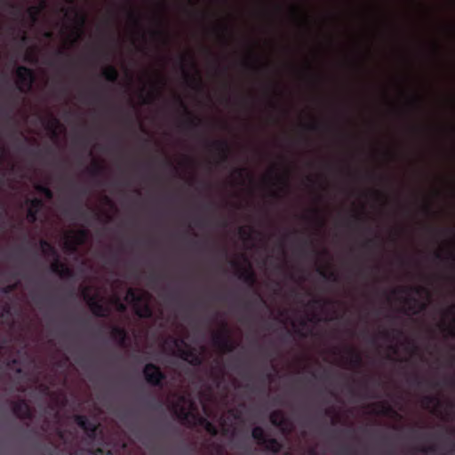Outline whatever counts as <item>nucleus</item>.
<instances>
[{"label":"nucleus","mask_w":455,"mask_h":455,"mask_svg":"<svg viewBox=\"0 0 455 455\" xmlns=\"http://www.w3.org/2000/svg\"><path fill=\"white\" fill-rule=\"evenodd\" d=\"M212 344L223 352H233L235 344L230 337L229 329L226 322L222 323L221 331L214 332L212 337Z\"/></svg>","instance_id":"f257e3e1"},{"label":"nucleus","mask_w":455,"mask_h":455,"mask_svg":"<svg viewBox=\"0 0 455 455\" xmlns=\"http://www.w3.org/2000/svg\"><path fill=\"white\" fill-rule=\"evenodd\" d=\"M17 76L16 86L20 92L27 93L32 89L36 81L34 71L25 66H19L15 71Z\"/></svg>","instance_id":"f03ea898"},{"label":"nucleus","mask_w":455,"mask_h":455,"mask_svg":"<svg viewBox=\"0 0 455 455\" xmlns=\"http://www.w3.org/2000/svg\"><path fill=\"white\" fill-rule=\"evenodd\" d=\"M143 376L148 385L159 388L164 387L166 375L156 364L153 363H147L143 368Z\"/></svg>","instance_id":"7ed1b4c3"},{"label":"nucleus","mask_w":455,"mask_h":455,"mask_svg":"<svg viewBox=\"0 0 455 455\" xmlns=\"http://www.w3.org/2000/svg\"><path fill=\"white\" fill-rule=\"evenodd\" d=\"M175 100L179 107L183 110V113L187 117L184 123V125L187 129L194 131L204 124V121L201 118L195 116L191 111L188 110V106L180 96H177Z\"/></svg>","instance_id":"20e7f679"},{"label":"nucleus","mask_w":455,"mask_h":455,"mask_svg":"<svg viewBox=\"0 0 455 455\" xmlns=\"http://www.w3.org/2000/svg\"><path fill=\"white\" fill-rule=\"evenodd\" d=\"M74 420L76 425L81 427L91 440H94L97 435V431L99 428V425L90 420L84 415H75Z\"/></svg>","instance_id":"39448f33"},{"label":"nucleus","mask_w":455,"mask_h":455,"mask_svg":"<svg viewBox=\"0 0 455 455\" xmlns=\"http://www.w3.org/2000/svg\"><path fill=\"white\" fill-rule=\"evenodd\" d=\"M84 298L88 304L92 313L97 317H108L110 310L108 307L104 306L96 296H91L88 293L84 294Z\"/></svg>","instance_id":"423d86ee"},{"label":"nucleus","mask_w":455,"mask_h":455,"mask_svg":"<svg viewBox=\"0 0 455 455\" xmlns=\"http://www.w3.org/2000/svg\"><path fill=\"white\" fill-rule=\"evenodd\" d=\"M12 413L21 419H31L33 411L29 404L24 399L12 402Z\"/></svg>","instance_id":"0eeeda50"},{"label":"nucleus","mask_w":455,"mask_h":455,"mask_svg":"<svg viewBox=\"0 0 455 455\" xmlns=\"http://www.w3.org/2000/svg\"><path fill=\"white\" fill-rule=\"evenodd\" d=\"M269 420L271 424L281 428L283 434L289 435L291 432V426L284 417L282 411H274L270 413Z\"/></svg>","instance_id":"6e6552de"},{"label":"nucleus","mask_w":455,"mask_h":455,"mask_svg":"<svg viewBox=\"0 0 455 455\" xmlns=\"http://www.w3.org/2000/svg\"><path fill=\"white\" fill-rule=\"evenodd\" d=\"M231 265L237 269V276L240 280L250 286H253L256 283V275L251 266L243 267L237 261H232Z\"/></svg>","instance_id":"1a4fd4ad"},{"label":"nucleus","mask_w":455,"mask_h":455,"mask_svg":"<svg viewBox=\"0 0 455 455\" xmlns=\"http://www.w3.org/2000/svg\"><path fill=\"white\" fill-rule=\"evenodd\" d=\"M28 209L27 211V219L29 223H35L38 220V214L44 206V201L40 198H32L27 201Z\"/></svg>","instance_id":"9d476101"},{"label":"nucleus","mask_w":455,"mask_h":455,"mask_svg":"<svg viewBox=\"0 0 455 455\" xmlns=\"http://www.w3.org/2000/svg\"><path fill=\"white\" fill-rule=\"evenodd\" d=\"M173 411L176 417L184 424L190 423L191 419L196 421L198 415L190 411L185 405L180 402L173 405Z\"/></svg>","instance_id":"9b49d317"},{"label":"nucleus","mask_w":455,"mask_h":455,"mask_svg":"<svg viewBox=\"0 0 455 455\" xmlns=\"http://www.w3.org/2000/svg\"><path fill=\"white\" fill-rule=\"evenodd\" d=\"M209 148L217 151L221 162H228L230 153V146L226 140H216L208 144Z\"/></svg>","instance_id":"f8f14e48"},{"label":"nucleus","mask_w":455,"mask_h":455,"mask_svg":"<svg viewBox=\"0 0 455 455\" xmlns=\"http://www.w3.org/2000/svg\"><path fill=\"white\" fill-rule=\"evenodd\" d=\"M180 358L188 362L190 365L199 367L203 364V357L194 349L180 350Z\"/></svg>","instance_id":"ddd939ff"},{"label":"nucleus","mask_w":455,"mask_h":455,"mask_svg":"<svg viewBox=\"0 0 455 455\" xmlns=\"http://www.w3.org/2000/svg\"><path fill=\"white\" fill-rule=\"evenodd\" d=\"M111 338L116 340L118 345L124 346L129 336L127 331L119 326H113L111 329Z\"/></svg>","instance_id":"4468645a"},{"label":"nucleus","mask_w":455,"mask_h":455,"mask_svg":"<svg viewBox=\"0 0 455 455\" xmlns=\"http://www.w3.org/2000/svg\"><path fill=\"white\" fill-rule=\"evenodd\" d=\"M265 451L272 453H279L283 450V443L276 438H267L265 443L261 445Z\"/></svg>","instance_id":"2eb2a0df"},{"label":"nucleus","mask_w":455,"mask_h":455,"mask_svg":"<svg viewBox=\"0 0 455 455\" xmlns=\"http://www.w3.org/2000/svg\"><path fill=\"white\" fill-rule=\"evenodd\" d=\"M347 352L349 355V364L354 368H360L363 365L362 355L353 347H348Z\"/></svg>","instance_id":"dca6fc26"},{"label":"nucleus","mask_w":455,"mask_h":455,"mask_svg":"<svg viewBox=\"0 0 455 455\" xmlns=\"http://www.w3.org/2000/svg\"><path fill=\"white\" fill-rule=\"evenodd\" d=\"M403 301L405 304H409V310L411 311L412 314H417L419 311H422L427 308L426 303H421L415 298H405Z\"/></svg>","instance_id":"f3484780"},{"label":"nucleus","mask_w":455,"mask_h":455,"mask_svg":"<svg viewBox=\"0 0 455 455\" xmlns=\"http://www.w3.org/2000/svg\"><path fill=\"white\" fill-rule=\"evenodd\" d=\"M134 311L140 318H151L153 315L152 308L148 303L135 305Z\"/></svg>","instance_id":"a211bd4d"},{"label":"nucleus","mask_w":455,"mask_h":455,"mask_svg":"<svg viewBox=\"0 0 455 455\" xmlns=\"http://www.w3.org/2000/svg\"><path fill=\"white\" fill-rule=\"evenodd\" d=\"M196 423L204 427L206 432L212 436H216L219 433L217 427L204 417L198 416Z\"/></svg>","instance_id":"6ab92c4d"},{"label":"nucleus","mask_w":455,"mask_h":455,"mask_svg":"<svg viewBox=\"0 0 455 455\" xmlns=\"http://www.w3.org/2000/svg\"><path fill=\"white\" fill-rule=\"evenodd\" d=\"M103 77L110 82L116 83L119 77V73L116 67L109 65L102 71Z\"/></svg>","instance_id":"aec40b11"},{"label":"nucleus","mask_w":455,"mask_h":455,"mask_svg":"<svg viewBox=\"0 0 455 455\" xmlns=\"http://www.w3.org/2000/svg\"><path fill=\"white\" fill-rule=\"evenodd\" d=\"M435 259L440 261H448L450 268L455 271V253L453 251H449L445 257L442 254V252L435 251Z\"/></svg>","instance_id":"412c9836"},{"label":"nucleus","mask_w":455,"mask_h":455,"mask_svg":"<svg viewBox=\"0 0 455 455\" xmlns=\"http://www.w3.org/2000/svg\"><path fill=\"white\" fill-rule=\"evenodd\" d=\"M251 437L256 441V443L259 446H261L263 443H265V441L267 438L264 428L259 426H257L252 428Z\"/></svg>","instance_id":"4be33fe9"},{"label":"nucleus","mask_w":455,"mask_h":455,"mask_svg":"<svg viewBox=\"0 0 455 455\" xmlns=\"http://www.w3.org/2000/svg\"><path fill=\"white\" fill-rule=\"evenodd\" d=\"M184 76L187 81L189 82V85L193 88L202 89L203 84L202 79L197 73L196 76H191L188 71L183 69Z\"/></svg>","instance_id":"5701e85b"},{"label":"nucleus","mask_w":455,"mask_h":455,"mask_svg":"<svg viewBox=\"0 0 455 455\" xmlns=\"http://www.w3.org/2000/svg\"><path fill=\"white\" fill-rule=\"evenodd\" d=\"M105 167L99 161L94 160L92 163V165L90 168H87V172L92 177H99L101 176L104 172Z\"/></svg>","instance_id":"b1692460"},{"label":"nucleus","mask_w":455,"mask_h":455,"mask_svg":"<svg viewBox=\"0 0 455 455\" xmlns=\"http://www.w3.org/2000/svg\"><path fill=\"white\" fill-rule=\"evenodd\" d=\"M40 246L44 254L59 257L58 251L48 241L44 239L40 240Z\"/></svg>","instance_id":"393cba45"},{"label":"nucleus","mask_w":455,"mask_h":455,"mask_svg":"<svg viewBox=\"0 0 455 455\" xmlns=\"http://www.w3.org/2000/svg\"><path fill=\"white\" fill-rule=\"evenodd\" d=\"M88 230L84 228H81L73 233L71 237L75 240L76 243L78 246L84 244L88 238Z\"/></svg>","instance_id":"a878e982"},{"label":"nucleus","mask_w":455,"mask_h":455,"mask_svg":"<svg viewBox=\"0 0 455 455\" xmlns=\"http://www.w3.org/2000/svg\"><path fill=\"white\" fill-rule=\"evenodd\" d=\"M317 272L326 281L338 282V275L334 271H327L323 267H318Z\"/></svg>","instance_id":"bb28decb"},{"label":"nucleus","mask_w":455,"mask_h":455,"mask_svg":"<svg viewBox=\"0 0 455 455\" xmlns=\"http://www.w3.org/2000/svg\"><path fill=\"white\" fill-rule=\"evenodd\" d=\"M377 406L379 407V411H377V414L384 415V416L395 414V411H394L392 406L387 404L386 402H380V403H377Z\"/></svg>","instance_id":"cd10ccee"},{"label":"nucleus","mask_w":455,"mask_h":455,"mask_svg":"<svg viewBox=\"0 0 455 455\" xmlns=\"http://www.w3.org/2000/svg\"><path fill=\"white\" fill-rule=\"evenodd\" d=\"M126 299L134 302L135 305H138L142 301V297L134 289L129 288L126 292Z\"/></svg>","instance_id":"c85d7f7f"},{"label":"nucleus","mask_w":455,"mask_h":455,"mask_svg":"<svg viewBox=\"0 0 455 455\" xmlns=\"http://www.w3.org/2000/svg\"><path fill=\"white\" fill-rule=\"evenodd\" d=\"M35 189L44 195L47 199H52L53 197V193L52 191L51 190V188L46 186V185H43V184H36L35 186Z\"/></svg>","instance_id":"c756f323"},{"label":"nucleus","mask_w":455,"mask_h":455,"mask_svg":"<svg viewBox=\"0 0 455 455\" xmlns=\"http://www.w3.org/2000/svg\"><path fill=\"white\" fill-rule=\"evenodd\" d=\"M64 248L66 251L73 253L77 251L78 244H76L75 240L71 237V235H69L67 236L64 241Z\"/></svg>","instance_id":"7c9ffc66"},{"label":"nucleus","mask_w":455,"mask_h":455,"mask_svg":"<svg viewBox=\"0 0 455 455\" xmlns=\"http://www.w3.org/2000/svg\"><path fill=\"white\" fill-rule=\"evenodd\" d=\"M58 275L61 279H70L74 276V272L68 265L64 263Z\"/></svg>","instance_id":"2f4dec72"},{"label":"nucleus","mask_w":455,"mask_h":455,"mask_svg":"<svg viewBox=\"0 0 455 455\" xmlns=\"http://www.w3.org/2000/svg\"><path fill=\"white\" fill-rule=\"evenodd\" d=\"M408 291H413L418 295H421L422 293L427 292V289L422 286L403 287L399 290L400 292H407Z\"/></svg>","instance_id":"473e14b6"},{"label":"nucleus","mask_w":455,"mask_h":455,"mask_svg":"<svg viewBox=\"0 0 455 455\" xmlns=\"http://www.w3.org/2000/svg\"><path fill=\"white\" fill-rule=\"evenodd\" d=\"M44 6H31L28 10V13L33 22L37 20L38 15Z\"/></svg>","instance_id":"72a5a7b5"},{"label":"nucleus","mask_w":455,"mask_h":455,"mask_svg":"<svg viewBox=\"0 0 455 455\" xmlns=\"http://www.w3.org/2000/svg\"><path fill=\"white\" fill-rule=\"evenodd\" d=\"M422 403L424 407L428 408L430 404L436 403L438 405L441 404L440 400L434 395H425L422 399Z\"/></svg>","instance_id":"f704fd0d"},{"label":"nucleus","mask_w":455,"mask_h":455,"mask_svg":"<svg viewBox=\"0 0 455 455\" xmlns=\"http://www.w3.org/2000/svg\"><path fill=\"white\" fill-rule=\"evenodd\" d=\"M54 260L51 264V270L52 273L58 275L60 271L61 267H63V262L60 261V256L53 257Z\"/></svg>","instance_id":"c9c22d12"},{"label":"nucleus","mask_w":455,"mask_h":455,"mask_svg":"<svg viewBox=\"0 0 455 455\" xmlns=\"http://www.w3.org/2000/svg\"><path fill=\"white\" fill-rule=\"evenodd\" d=\"M445 314L452 317V322L455 324V304L451 305L445 310ZM450 334L455 336V328L450 330Z\"/></svg>","instance_id":"e433bc0d"},{"label":"nucleus","mask_w":455,"mask_h":455,"mask_svg":"<svg viewBox=\"0 0 455 455\" xmlns=\"http://www.w3.org/2000/svg\"><path fill=\"white\" fill-rule=\"evenodd\" d=\"M128 18L130 21L136 27L140 26V16L133 11L130 10L128 12Z\"/></svg>","instance_id":"4c0bfd02"},{"label":"nucleus","mask_w":455,"mask_h":455,"mask_svg":"<svg viewBox=\"0 0 455 455\" xmlns=\"http://www.w3.org/2000/svg\"><path fill=\"white\" fill-rule=\"evenodd\" d=\"M159 95H160V92L158 90L151 91L150 92L148 93L147 97L143 100V102L150 103L154 100H156V98Z\"/></svg>","instance_id":"58836bf2"},{"label":"nucleus","mask_w":455,"mask_h":455,"mask_svg":"<svg viewBox=\"0 0 455 455\" xmlns=\"http://www.w3.org/2000/svg\"><path fill=\"white\" fill-rule=\"evenodd\" d=\"M76 22L79 26V29H78V31H79L78 36H79L81 28L85 25L86 17L84 14H79L77 12H76Z\"/></svg>","instance_id":"ea45409f"},{"label":"nucleus","mask_w":455,"mask_h":455,"mask_svg":"<svg viewBox=\"0 0 455 455\" xmlns=\"http://www.w3.org/2000/svg\"><path fill=\"white\" fill-rule=\"evenodd\" d=\"M60 124V122L58 119L52 117L51 122H49L48 125H47V129L50 130L52 132V133L56 136V128L57 126Z\"/></svg>","instance_id":"a19ab883"},{"label":"nucleus","mask_w":455,"mask_h":455,"mask_svg":"<svg viewBox=\"0 0 455 455\" xmlns=\"http://www.w3.org/2000/svg\"><path fill=\"white\" fill-rule=\"evenodd\" d=\"M306 128L309 131H313V132H319L321 131L323 128V125L320 123H312L310 124H307L306 126Z\"/></svg>","instance_id":"79ce46f5"},{"label":"nucleus","mask_w":455,"mask_h":455,"mask_svg":"<svg viewBox=\"0 0 455 455\" xmlns=\"http://www.w3.org/2000/svg\"><path fill=\"white\" fill-rule=\"evenodd\" d=\"M233 173L235 175H236L238 178L240 179H243L244 177L245 174H248V171L246 168L244 167H241V168H235L233 170Z\"/></svg>","instance_id":"37998d69"},{"label":"nucleus","mask_w":455,"mask_h":455,"mask_svg":"<svg viewBox=\"0 0 455 455\" xmlns=\"http://www.w3.org/2000/svg\"><path fill=\"white\" fill-rule=\"evenodd\" d=\"M151 35L154 38H166L167 35L163 29H155L151 31Z\"/></svg>","instance_id":"c03bdc74"},{"label":"nucleus","mask_w":455,"mask_h":455,"mask_svg":"<svg viewBox=\"0 0 455 455\" xmlns=\"http://www.w3.org/2000/svg\"><path fill=\"white\" fill-rule=\"evenodd\" d=\"M238 233L243 239H249L251 236L250 230H248L245 227L239 228Z\"/></svg>","instance_id":"a18cd8bd"},{"label":"nucleus","mask_w":455,"mask_h":455,"mask_svg":"<svg viewBox=\"0 0 455 455\" xmlns=\"http://www.w3.org/2000/svg\"><path fill=\"white\" fill-rule=\"evenodd\" d=\"M376 245H377V237L369 238L363 243V247H365V248H372V247H375Z\"/></svg>","instance_id":"49530a36"},{"label":"nucleus","mask_w":455,"mask_h":455,"mask_svg":"<svg viewBox=\"0 0 455 455\" xmlns=\"http://www.w3.org/2000/svg\"><path fill=\"white\" fill-rule=\"evenodd\" d=\"M313 213H314V215H315V220H316V221H317L318 225H319L320 227H323V226L324 225V221H323V220L322 219V217H321V215H320V212H319V210H317V209H314V210H313Z\"/></svg>","instance_id":"de8ad7c7"},{"label":"nucleus","mask_w":455,"mask_h":455,"mask_svg":"<svg viewBox=\"0 0 455 455\" xmlns=\"http://www.w3.org/2000/svg\"><path fill=\"white\" fill-rule=\"evenodd\" d=\"M278 181L283 185V188H289L288 177L287 176H276Z\"/></svg>","instance_id":"09e8293b"},{"label":"nucleus","mask_w":455,"mask_h":455,"mask_svg":"<svg viewBox=\"0 0 455 455\" xmlns=\"http://www.w3.org/2000/svg\"><path fill=\"white\" fill-rule=\"evenodd\" d=\"M339 452L342 454H350L353 453V450L349 445H342L340 447Z\"/></svg>","instance_id":"8fccbe9b"},{"label":"nucleus","mask_w":455,"mask_h":455,"mask_svg":"<svg viewBox=\"0 0 455 455\" xmlns=\"http://www.w3.org/2000/svg\"><path fill=\"white\" fill-rule=\"evenodd\" d=\"M17 288V284H10V285H7L5 287L3 288L2 291L4 293H10L12 291H13L14 290H16Z\"/></svg>","instance_id":"3c124183"},{"label":"nucleus","mask_w":455,"mask_h":455,"mask_svg":"<svg viewBox=\"0 0 455 455\" xmlns=\"http://www.w3.org/2000/svg\"><path fill=\"white\" fill-rule=\"evenodd\" d=\"M436 446L435 445H430L428 447H423L420 449V451L422 452H435L436 451Z\"/></svg>","instance_id":"603ef678"},{"label":"nucleus","mask_w":455,"mask_h":455,"mask_svg":"<svg viewBox=\"0 0 455 455\" xmlns=\"http://www.w3.org/2000/svg\"><path fill=\"white\" fill-rule=\"evenodd\" d=\"M425 381H423L421 379H419L418 376L414 377L412 379V384L417 387H422Z\"/></svg>","instance_id":"864d4df0"},{"label":"nucleus","mask_w":455,"mask_h":455,"mask_svg":"<svg viewBox=\"0 0 455 455\" xmlns=\"http://www.w3.org/2000/svg\"><path fill=\"white\" fill-rule=\"evenodd\" d=\"M116 308L120 312H124L126 310V306L120 302L118 299H116Z\"/></svg>","instance_id":"5fc2aeb1"},{"label":"nucleus","mask_w":455,"mask_h":455,"mask_svg":"<svg viewBox=\"0 0 455 455\" xmlns=\"http://www.w3.org/2000/svg\"><path fill=\"white\" fill-rule=\"evenodd\" d=\"M105 453L104 450L102 448H97L94 451V455H103Z\"/></svg>","instance_id":"6e6d98bb"},{"label":"nucleus","mask_w":455,"mask_h":455,"mask_svg":"<svg viewBox=\"0 0 455 455\" xmlns=\"http://www.w3.org/2000/svg\"><path fill=\"white\" fill-rule=\"evenodd\" d=\"M9 7H10L12 10L15 11V12H19V11H20L19 6H18L17 4H12V3H10V4H9Z\"/></svg>","instance_id":"4d7b16f0"},{"label":"nucleus","mask_w":455,"mask_h":455,"mask_svg":"<svg viewBox=\"0 0 455 455\" xmlns=\"http://www.w3.org/2000/svg\"><path fill=\"white\" fill-rule=\"evenodd\" d=\"M56 54L58 56H61V57L68 56L67 52L65 51H63V50H59Z\"/></svg>","instance_id":"13d9d810"},{"label":"nucleus","mask_w":455,"mask_h":455,"mask_svg":"<svg viewBox=\"0 0 455 455\" xmlns=\"http://www.w3.org/2000/svg\"><path fill=\"white\" fill-rule=\"evenodd\" d=\"M420 98L419 96H415L414 99H413V102L414 104H416L417 106L420 103Z\"/></svg>","instance_id":"bf43d9fd"},{"label":"nucleus","mask_w":455,"mask_h":455,"mask_svg":"<svg viewBox=\"0 0 455 455\" xmlns=\"http://www.w3.org/2000/svg\"><path fill=\"white\" fill-rule=\"evenodd\" d=\"M216 455H223V451L220 447H216Z\"/></svg>","instance_id":"052dcab7"},{"label":"nucleus","mask_w":455,"mask_h":455,"mask_svg":"<svg viewBox=\"0 0 455 455\" xmlns=\"http://www.w3.org/2000/svg\"><path fill=\"white\" fill-rule=\"evenodd\" d=\"M308 454H310V455H316L315 448H310L308 450Z\"/></svg>","instance_id":"680f3d73"},{"label":"nucleus","mask_w":455,"mask_h":455,"mask_svg":"<svg viewBox=\"0 0 455 455\" xmlns=\"http://www.w3.org/2000/svg\"><path fill=\"white\" fill-rule=\"evenodd\" d=\"M4 345H5V340L3 339V340H0V352L3 350V348L4 347Z\"/></svg>","instance_id":"e2e57ef3"},{"label":"nucleus","mask_w":455,"mask_h":455,"mask_svg":"<svg viewBox=\"0 0 455 455\" xmlns=\"http://www.w3.org/2000/svg\"><path fill=\"white\" fill-rule=\"evenodd\" d=\"M29 153L32 154V155H35V156H38L39 155V151L38 150H29Z\"/></svg>","instance_id":"0e129e2a"},{"label":"nucleus","mask_w":455,"mask_h":455,"mask_svg":"<svg viewBox=\"0 0 455 455\" xmlns=\"http://www.w3.org/2000/svg\"><path fill=\"white\" fill-rule=\"evenodd\" d=\"M382 335H383V337H385V338H388V337H389V332H388L387 331H384L382 332Z\"/></svg>","instance_id":"69168bd1"},{"label":"nucleus","mask_w":455,"mask_h":455,"mask_svg":"<svg viewBox=\"0 0 455 455\" xmlns=\"http://www.w3.org/2000/svg\"><path fill=\"white\" fill-rule=\"evenodd\" d=\"M4 313L9 314L10 313V307L9 306H5L4 308Z\"/></svg>","instance_id":"338daca9"},{"label":"nucleus","mask_w":455,"mask_h":455,"mask_svg":"<svg viewBox=\"0 0 455 455\" xmlns=\"http://www.w3.org/2000/svg\"><path fill=\"white\" fill-rule=\"evenodd\" d=\"M354 217H355V219L357 221H362V220H363V218H362L361 216H359V215H355Z\"/></svg>","instance_id":"774afa93"}]
</instances>
